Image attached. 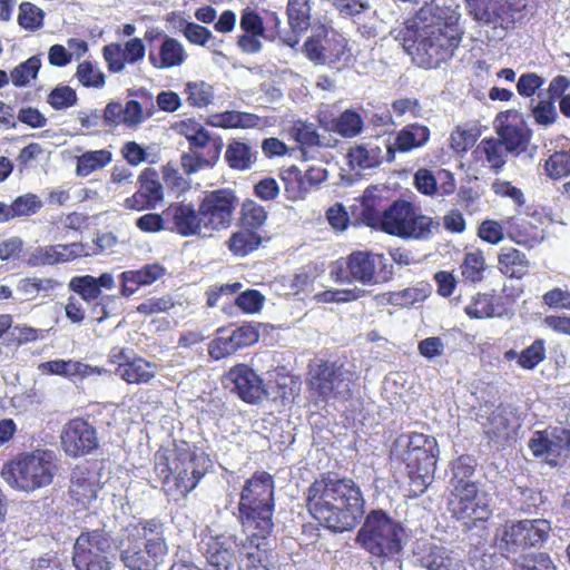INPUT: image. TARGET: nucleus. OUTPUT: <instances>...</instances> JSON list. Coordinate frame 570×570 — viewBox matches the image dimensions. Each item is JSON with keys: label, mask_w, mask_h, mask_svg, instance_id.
Segmentation results:
<instances>
[{"label": "nucleus", "mask_w": 570, "mask_h": 570, "mask_svg": "<svg viewBox=\"0 0 570 570\" xmlns=\"http://www.w3.org/2000/svg\"><path fill=\"white\" fill-rule=\"evenodd\" d=\"M261 244V236L249 228L240 229L229 237L227 246L236 256H246Z\"/></svg>", "instance_id": "nucleus-44"}, {"label": "nucleus", "mask_w": 570, "mask_h": 570, "mask_svg": "<svg viewBox=\"0 0 570 570\" xmlns=\"http://www.w3.org/2000/svg\"><path fill=\"white\" fill-rule=\"evenodd\" d=\"M448 510L468 530L482 527L492 513L488 500L479 493L476 484L459 485L451 489Z\"/></svg>", "instance_id": "nucleus-10"}, {"label": "nucleus", "mask_w": 570, "mask_h": 570, "mask_svg": "<svg viewBox=\"0 0 570 570\" xmlns=\"http://www.w3.org/2000/svg\"><path fill=\"white\" fill-rule=\"evenodd\" d=\"M268 541L265 540V543L262 544V547H255L250 546L247 542V538L245 539L243 547L244 548H255V552H248L246 554V559L244 560L243 564L239 567L240 570H269L267 556H266V548L268 547Z\"/></svg>", "instance_id": "nucleus-56"}, {"label": "nucleus", "mask_w": 570, "mask_h": 570, "mask_svg": "<svg viewBox=\"0 0 570 570\" xmlns=\"http://www.w3.org/2000/svg\"><path fill=\"white\" fill-rule=\"evenodd\" d=\"M475 464L470 456H460L453 462L452 478L450 480L451 489L459 485L475 484L470 478L474 474Z\"/></svg>", "instance_id": "nucleus-51"}, {"label": "nucleus", "mask_w": 570, "mask_h": 570, "mask_svg": "<svg viewBox=\"0 0 570 570\" xmlns=\"http://www.w3.org/2000/svg\"><path fill=\"white\" fill-rule=\"evenodd\" d=\"M68 287L77 293L83 301L90 303L100 296V291L96 286V277L91 275L75 276L70 279Z\"/></svg>", "instance_id": "nucleus-53"}, {"label": "nucleus", "mask_w": 570, "mask_h": 570, "mask_svg": "<svg viewBox=\"0 0 570 570\" xmlns=\"http://www.w3.org/2000/svg\"><path fill=\"white\" fill-rule=\"evenodd\" d=\"M364 498L350 478L324 476L306 491V508L321 524L334 532L354 529L364 514Z\"/></svg>", "instance_id": "nucleus-1"}, {"label": "nucleus", "mask_w": 570, "mask_h": 570, "mask_svg": "<svg viewBox=\"0 0 570 570\" xmlns=\"http://www.w3.org/2000/svg\"><path fill=\"white\" fill-rule=\"evenodd\" d=\"M547 175L552 179H559L570 174V153L558 151L547 159L544 164Z\"/></svg>", "instance_id": "nucleus-57"}, {"label": "nucleus", "mask_w": 570, "mask_h": 570, "mask_svg": "<svg viewBox=\"0 0 570 570\" xmlns=\"http://www.w3.org/2000/svg\"><path fill=\"white\" fill-rule=\"evenodd\" d=\"M485 269V258L480 250L470 252L465 254L464 261L461 265V272L465 279L473 283L480 282L483 278Z\"/></svg>", "instance_id": "nucleus-52"}, {"label": "nucleus", "mask_w": 570, "mask_h": 570, "mask_svg": "<svg viewBox=\"0 0 570 570\" xmlns=\"http://www.w3.org/2000/svg\"><path fill=\"white\" fill-rule=\"evenodd\" d=\"M309 11L307 0H291L287 6L288 22L296 32L306 30L309 26Z\"/></svg>", "instance_id": "nucleus-48"}, {"label": "nucleus", "mask_w": 570, "mask_h": 570, "mask_svg": "<svg viewBox=\"0 0 570 570\" xmlns=\"http://www.w3.org/2000/svg\"><path fill=\"white\" fill-rule=\"evenodd\" d=\"M225 380L232 385V391L247 403H257L267 395L261 376L245 364H238L230 368Z\"/></svg>", "instance_id": "nucleus-23"}, {"label": "nucleus", "mask_w": 570, "mask_h": 570, "mask_svg": "<svg viewBox=\"0 0 570 570\" xmlns=\"http://www.w3.org/2000/svg\"><path fill=\"white\" fill-rule=\"evenodd\" d=\"M239 350L230 327L219 328L217 336L208 344V354L215 361L233 355Z\"/></svg>", "instance_id": "nucleus-42"}, {"label": "nucleus", "mask_w": 570, "mask_h": 570, "mask_svg": "<svg viewBox=\"0 0 570 570\" xmlns=\"http://www.w3.org/2000/svg\"><path fill=\"white\" fill-rule=\"evenodd\" d=\"M464 311L472 318H485L493 315L494 307L489 296L478 294L465 306Z\"/></svg>", "instance_id": "nucleus-64"}, {"label": "nucleus", "mask_w": 570, "mask_h": 570, "mask_svg": "<svg viewBox=\"0 0 570 570\" xmlns=\"http://www.w3.org/2000/svg\"><path fill=\"white\" fill-rule=\"evenodd\" d=\"M94 246L83 243L57 244L56 264L71 263L81 257L96 256Z\"/></svg>", "instance_id": "nucleus-46"}, {"label": "nucleus", "mask_w": 570, "mask_h": 570, "mask_svg": "<svg viewBox=\"0 0 570 570\" xmlns=\"http://www.w3.org/2000/svg\"><path fill=\"white\" fill-rule=\"evenodd\" d=\"M415 29H407L405 41H412L406 47L413 55V59L422 67L436 68L442 61L452 57L455 48L459 47L461 37L452 29L438 24L414 23Z\"/></svg>", "instance_id": "nucleus-5"}, {"label": "nucleus", "mask_w": 570, "mask_h": 570, "mask_svg": "<svg viewBox=\"0 0 570 570\" xmlns=\"http://www.w3.org/2000/svg\"><path fill=\"white\" fill-rule=\"evenodd\" d=\"M146 47L142 39L131 38L121 43H110L104 47V58L109 71L117 73L125 69L126 63L135 65L144 59Z\"/></svg>", "instance_id": "nucleus-26"}, {"label": "nucleus", "mask_w": 570, "mask_h": 570, "mask_svg": "<svg viewBox=\"0 0 570 570\" xmlns=\"http://www.w3.org/2000/svg\"><path fill=\"white\" fill-rule=\"evenodd\" d=\"M236 206L237 197L229 189L207 193L198 206L203 218V233L209 237L214 232L228 228Z\"/></svg>", "instance_id": "nucleus-12"}, {"label": "nucleus", "mask_w": 570, "mask_h": 570, "mask_svg": "<svg viewBox=\"0 0 570 570\" xmlns=\"http://www.w3.org/2000/svg\"><path fill=\"white\" fill-rule=\"evenodd\" d=\"M40 67V58L32 56L11 71L10 79L14 86L24 87L31 79L37 77Z\"/></svg>", "instance_id": "nucleus-50"}, {"label": "nucleus", "mask_w": 570, "mask_h": 570, "mask_svg": "<svg viewBox=\"0 0 570 570\" xmlns=\"http://www.w3.org/2000/svg\"><path fill=\"white\" fill-rule=\"evenodd\" d=\"M205 459L188 444L156 454L155 471L164 483L173 476L178 492L186 497L206 473Z\"/></svg>", "instance_id": "nucleus-6"}, {"label": "nucleus", "mask_w": 570, "mask_h": 570, "mask_svg": "<svg viewBox=\"0 0 570 570\" xmlns=\"http://www.w3.org/2000/svg\"><path fill=\"white\" fill-rule=\"evenodd\" d=\"M403 528L382 511H372L357 533L358 543L372 556L391 558L401 551Z\"/></svg>", "instance_id": "nucleus-7"}, {"label": "nucleus", "mask_w": 570, "mask_h": 570, "mask_svg": "<svg viewBox=\"0 0 570 570\" xmlns=\"http://www.w3.org/2000/svg\"><path fill=\"white\" fill-rule=\"evenodd\" d=\"M225 159L233 169L246 170L256 160V153L242 141H233L228 145Z\"/></svg>", "instance_id": "nucleus-43"}, {"label": "nucleus", "mask_w": 570, "mask_h": 570, "mask_svg": "<svg viewBox=\"0 0 570 570\" xmlns=\"http://www.w3.org/2000/svg\"><path fill=\"white\" fill-rule=\"evenodd\" d=\"M177 132L184 136L191 148L209 149L215 148V140H222L217 136H212L209 131L198 121L186 119L176 125Z\"/></svg>", "instance_id": "nucleus-36"}, {"label": "nucleus", "mask_w": 570, "mask_h": 570, "mask_svg": "<svg viewBox=\"0 0 570 570\" xmlns=\"http://www.w3.org/2000/svg\"><path fill=\"white\" fill-rule=\"evenodd\" d=\"M478 236L491 245H498L504 238L503 225L493 219L483 220L478 228Z\"/></svg>", "instance_id": "nucleus-63"}, {"label": "nucleus", "mask_w": 570, "mask_h": 570, "mask_svg": "<svg viewBox=\"0 0 570 570\" xmlns=\"http://www.w3.org/2000/svg\"><path fill=\"white\" fill-rule=\"evenodd\" d=\"M76 102V91L65 85L57 86L48 96V104L56 110L72 107Z\"/></svg>", "instance_id": "nucleus-59"}, {"label": "nucleus", "mask_w": 570, "mask_h": 570, "mask_svg": "<svg viewBox=\"0 0 570 570\" xmlns=\"http://www.w3.org/2000/svg\"><path fill=\"white\" fill-rule=\"evenodd\" d=\"M136 226L146 233L168 230L167 208L161 214H146L137 218Z\"/></svg>", "instance_id": "nucleus-62"}, {"label": "nucleus", "mask_w": 570, "mask_h": 570, "mask_svg": "<svg viewBox=\"0 0 570 570\" xmlns=\"http://www.w3.org/2000/svg\"><path fill=\"white\" fill-rule=\"evenodd\" d=\"M363 125L361 115L354 110L347 109L335 120L334 129L342 137L353 138L361 134Z\"/></svg>", "instance_id": "nucleus-47"}, {"label": "nucleus", "mask_w": 570, "mask_h": 570, "mask_svg": "<svg viewBox=\"0 0 570 570\" xmlns=\"http://www.w3.org/2000/svg\"><path fill=\"white\" fill-rule=\"evenodd\" d=\"M529 449L534 456L556 465L558 458L570 456V428L556 426L535 431L529 441Z\"/></svg>", "instance_id": "nucleus-17"}, {"label": "nucleus", "mask_w": 570, "mask_h": 570, "mask_svg": "<svg viewBox=\"0 0 570 570\" xmlns=\"http://www.w3.org/2000/svg\"><path fill=\"white\" fill-rule=\"evenodd\" d=\"M242 213L243 223L246 226V228L261 227L267 218V213L265 208L256 204L254 200H246L243 204Z\"/></svg>", "instance_id": "nucleus-61"}, {"label": "nucleus", "mask_w": 570, "mask_h": 570, "mask_svg": "<svg viewBox=\"0 0 570 570\" xmlns=\"http://www.w3.org/2000/svg\"><path fill=\"white\" fill-rule=\"evenodd\" d=\"M399 445H406L407 465L411 471H421L424 474H433L436 469L439 448L433 436L415 433L403 435L397 440Z\"/></svg>", "instance_id": "nucleus-19"}, {"label": "nucleus", "mask_w": 570, "mask_h": 570, "mask_svg": "<svg viewBox=\"0 0 570 570\" xmlns=\"http://www.w3.org/2000/svg\"><path fill=\"white\" fill-rule=\"evenodd\" d=\"M314 160L315 164L307 165L304 169L292 166L283 175L286 191L293 194L294 198H303L312 187L327 179V170L322 161L316 157Z\"/></svg>", "instance_id": "nucleus-24"}, {"label": "nucleus", "mask_w": 570, "mask_h": 570, "mask_svg": "<svg viewBox=\"0 0 570 570\" xmlns=\"http://www.w3.org/2000/svg\"><path fill=\"white\" fill-rule=\"evenodd\" d=\"M478 149L484 156L490 169L497 174L504 167L508 155L511 154L499 138L482 139Z\"/></svg>", "instance_id": "nucleus-41"}, {"label": "nucleus", "mask_w": 570, "mask_h": 570, "mask_svg": "<svg viewBox=\"0 0 570 570\" xmlns=\"http://www.w3.org/2000/svg\"><path fill=\"white\" fill-rule=\"evenodd\" d=\"M370 292L365 288L353 286L344 289H327L315 295L321 303H347L365 297Z\"/></svg>", "instance_id": "nucleus-49"}, {"label": "nucleus", "mask_w": 570, "mask_h": 570, "mask_svg": "<svg viewBox=\"0 0 570 570\" xmlns=\"http://www.w3.org/2000/svg\"><path fill=\"white\" fill-rule=\"evenodd\" d=\"M58 470L59 459L52 451L36 450L6 463L1 476L12 489L29 493L50 485Z\"/></svg>", "instance_id": "nucleus-4"}, {"label": "nucleus", "mask_w": 570, "mask_h": 570, "mask_svg": "<svg viewBox=\"0 0 570 570\" xmlns=\"http://www.w3.org/2000/svg\"><path fill=\"white\" fill-rule=\"evenodd\" d=\"M546 357L544 342L534 341L529 347L524 348L518 360L521 367L531 370L535 367Z\"/></svg>", "instance_id": "nucleus-60"}, {"label": "nucleus", "mask_w": 570, "mask_h": 570, "mask_svg": "<svg viewBox=\"0 0 570 570\" xmlns=\"http://www.w3.org/2000/svg\"><path fill=\"white\" fill-rule=\"evenodd\" d=\"M236 537L206 530L200 534L199 551L216 570H236L238 564Z\"/></svg>", "instance_id": "nucleus-16"}, {"label": "nucleus", "mask_w": 570, "mask_h": 570, "mask_svg": "<svg viewBox=\"0 0 570 570\" xmlns=\"http://www.w3.org/2000/svg\"><path fill=\"white\" fill-rule=\"evenodd\" d=\"M430 139V130L426 126L411 124L401 129L392 144L385 145L387 161H393L395 151L409 153L424 146Z\"/></svg>", "instance_id": "nucleus-28"}, {"label": "nucleus", "mask_w": 570, "mask_h": 570, "mask_svg": "<svg viewBox=\"0 0 570 570\" xmlns=\"http://www.w3.org/2000/svg\"><path fill=\"white\" fill-rule=\"evenodd\" d=\"M304 51L309 60L322 65L347 61L350 57L347 39L340 32L323 27L305 41Z\"/></svg>", "instance_id": "nucleus-15"}, {"label": "nucleus", "mask_w": 570, "mask_h": 570, "mask_svg": "<svg viewBox=\"0 0 570 570\" xmlns=\"http://www.w3.org/2000/svg\"><path fill=\"white\" fill-rule=\"evenodd\" d=\"M61 445L69 456L88 454L99 446L97 430L83 419H73L63 425Z\"/></svg>", "instance_id": "nucleus-20"}, {"label": "nucleus", "mask_w": 570, "mask_h": 570, "mask_svg": "<svg viewBox=\"0 0 570 570\" xmlns=\"http://www.w3.org/2000/svg\"><path fill=\"white\" fill-rule=\"evenodd\" d=\"M10 206L11 216L14 218L36 214L42 207V203L37 195L26 194L17 197Z\"/></svg>", "instance_id": "nucleus-58"}, {"label": "nucleus", "mask_w": 570, "mask_h": 570, "mask_svg": "<svg viewBox=\"0 0 570 570\" xmlns=\"http://www.w3.org/2000/svg\"><path fill=\"white\" fill-rule=\"evenodd\" d=\"M98 483L94 473L88 469L77 466L70 479L69 493L80 505L87 507L97 499Z\"/></svg>", "instance_id": "nucleus-30"}, {"label": "nucleus", "mask_w": 570, "mask_h": 570, "mask_svg": "<svg viewBox=\"0 0 570 570\" xmlns=\"http://www.w3.org/2000/svg\"><path fill=\"white\" fill-rule=\"evenodd\" d=\"M476 6L468 2L469 13L474 20L487 24H500L505 21L509 7L508 0H476Z\"/></svg>", "instance_id": "nucleus-31"}, {"label": "nucleus", "mask_w": 570, "mask_h": 570, "mask_svg": "<svg viewBox=\"0 0 570 570\" xmlns=\"http://www.w3.org/2000/svg\"><path fill=\"white\" fill-rule=\"evenodd\" d=\"M215 148L206 149V153H198L190 149L180 156V166L185 174L191 175L205 168H212L219 159L224 142L215 140Z\"/></svg>", "instance_id": "nucleus-35"}, {"label": "nucleus", "mask_w": 570, "mask_h": 570, "mask_svg": "<svg viewBox=\"0 0 570 570\" xmlns=\"http://www.w3.org/2000/svg\"><path fill=\"white\" fill-rule=\"evenodd\" d=\"M383 158L386 159L385 151L373 142L357 145L348 151L350 165L360 170L379 166Z\"/></svg>", "instance_id": "nucleus-37"}, {"label": "nucleus", "mask_w": 570, "mask_h": 570, "mask_svg": "<svg viewBox=\"0 0 570 570\" xmlns=\"http://www.w3.org/2000/svg\"><path fill=\"white\" fill-rule=\"evenodd\" d=\"M346 268L351 278L363 286L386 283L393 275L386 257L367 250H355L346 257Z\"/></svg>", "instance_id": "nucleus-14"}, {"label": "nucleus", "mask_w": 570, "mask_h": 570, "mask_svg": "<svg viewBox=\"0 0 570 570\" xmlns=\"http://www.w3.org/2000/svg\"><path fill=\"white\" fill-rule=\"evenodd\" d=\"M39 368L49 374L60 375L67 379L75 376L87 377L99 371L90 365L73 360H53L41 363Z\"/></svg>", "instance_id": "nucleus-39"}, {"label": "nucleus", "mask_w": 570, "mask_h": 570, "mask_svg": "<svg viewBox=\"0 0 570 570\" xmlns=\"http://www.w3.org/2000/svg\"><path fill=\"white\" fill-rule=\"evenodd\" d=\"M483 431L490 441L501 443L509 438L510 420L509 412L499 406L482 423Z\"/></svg>", "instance_id": "nucleus-40"}, {"label": "nucleus", "mask_w": 570, "mask_h": 570, "mask_svg": "<svg viewBox=\"0 0 570 570\" xmlns=\"http://www.w3.org/2000/svg\"><path fill=\"white\" fill-rule=\"evenodd\" d=\"M112 161V153L108 149L86 150L76 156V176L88 177L102 170Z\"/></svg>", "instance_id": "nucleus-38"}, {"label": "nucleus", "mask_w": 570, "mask_h": 570, "mask_svg": "<svg viewBox=\"0 0 570 570\" xmlns=\"http://www.w3.org/2000/svg\"><path fill=\"white\" fill-rule=\"evenodd\" d=\"M498 138L512 155L528 151L531 131L522 115L515 110L500 112L494 120Z\"/></svg>", "instance_id": "nucleus-18"}, {"label": "nucleus", "mask_w": 570, "mask_h": 570, "mask_svg": "<svg viewBox=\"0 0 570 570\" xmlns=\"http://www.w3.org/2000/svg\"><path fill=\"white\" fill-rule=\"evenodd\" d=\"M184 94L189 105L198 108L207 107L214 99L213 86L203 80L187 82Z\"/></svg>", "instance_id": "nucleus-45"}, {"label": "nucleus", "mask_w": 570, "mask_h": 570, "mask_svg": "<svg viewBox=\"0 0 570 570\" xmlns=\"http://www.w3.org/2000/svg\"><path fill=\"white\" fill-rule=\"evenodd\" d=\"M118 549L121 562L130 570H157L168 553L163 525L155 520L126 527Z\"/></svg>", "instance_id": "nucleus-3"}, {"label": "nucleus", "mask_w": 570, "mask_h": 570, "mask_svg": "<svg viewBox=\"0 0 570 570\" xmlns=\"http://www.w3.org/2000/svg\"><path fill=\"white\" fill-rule=\"evenodd\" d=\"M115 561V546L105 531H86L77 538L72 556L77 570H111Z\"/></svg>", "instance_id": "nucleus-8"}, {"label": "nucleus", "mask_w": 570, "mask_h": 570, "mask_svg": "<svg viewBox=\"0 0 570 570\" xmlns=\"http://www.w3.org/2000/svg\"><path fill=\"white\" fill-rule=\"evenodd\" d=\"M43 11L31 2L19 6L18 23L24 30H37L43 23Z\"/></svg>", "instance_id": "nucleus-54"}, {"label": "nucleus", "mask_w": 570, "mask_h": 570, "mask_svg": "<svg viewBox=\"0 0 570 570\" xmlns=\"http://www.w3.org/2000/svg\"><path fill=\"white\" fill-rule=\"evenodd\" d=\"M354 373L343 365L332 362H322L311 373L309 385L314 393L323 401L346 400L352 395Z\"/></svg>", "instance_id": "nucleus-11"}, {"label": "nucleus", "mask_w": 570, "mask_h": 570, "mask_svg": "<svg viewBox=\"0 0 570 570\" xmlns=\"http://www.w3.org/2000/svg\"><path fill=\"white\" fill-rule=\"evenodd\" d=\"M168 230L183 237H208L203 228V218L199 208L190 203H173L167 207Z\"/></svg>", "instance_id": "nucleus-22"}, {"label": "nucleus", "mask_w": 570, "mask_h": 570, "mask_svg": "<svg viewBox=\"0 0 570 570\" xmlns=\"http://www.w3.org/2000/svg\"><path fill=\"white\" fill-rule=\"evenodd\" d=\"M187 57L183 43L167 35L164 36L158 49H150L148 52L150 65L160 70L180 67Z\"/></svg>", "instance_id": "nucleus-29"}, {"label": "nucleus", "mask_w": 570, "mask_h": 570, "mask_svg": "<svg viewBox=\"0 0 570 570\" xmlns=\"http://www.w3.org/2000/svg\"><path fill=\"white\" fill-rule=\"evenodd\" d=\"M550 522L546 519H525L505 524L497 533L501 548L508 552L518 548L539 547L549 538Z\"/></svg>", "instance_id": "nucleus-13"}, {"label": "nucleus", "mask_w": 570, "mask_h": 570, "mask_svg": "<svg viewBox=\"0 0 570 570\" xmlns=\"http://www.w3.org/2000/svg\"><path fill=\"white\" fill-rule=\"evenodd\" d=\"M76 77L85 87L101 88L105 86V75L100 68L90 61H83L78 65Z\"/></svg>", "instance_id": "nucleus-55"}, {"label": "nucleus", "mask_w": 570, "mask_h": 570, "mask_svg": "<svg viewBox=\"0 0 570 570\" xmlns=\"http://www.w3.org/2000/svg\"><path fill=\"white\" fill-rule=\"evenodd\" d=\"M289 136L301 145L302 156L305 161L315 159L314 148L324 147L326 144L321 139L315 125L302 120L294 121L288 130Z\"/></svg>", "instance_id": "nucleus-33"}, {"label": "nucleus", "mask_w": 570, "mask_h": 570, "mask_svg": "<svg viewBox=\"0 0 570 570\" xmlns=\"http://www.w3.org/2000/svg\"><path fill=\"white\" fill-rule=\"evenodd\" d=\"M273 476L265 472H255L242 487L238 502V521L250 546L262 547L271 538L274 522Z\"/></svg>", "instance_id": "nucleus-2"}, {"label": "nucleus", "mask_w": 570, "mask_h": 570, "mask_svg": "<svg viewBox=\"0 0 570 570\" xmlns=\"http://www.w3.org/2000/svg\"><path fill=\"white\" fill-rule=\"evenodd\" d=\"M165 273V268L159 264H148L138 271H127L121 273V294L124 296L132 295L139 286L150 285Z\"/></svg>", "instance_id": "nucleus-34"}, {"label": "nucleus", "mask_w": 570, "mask_h": 570, "mask_svg": "<svg viewBox=\"0 0 570 570\" xmlns=\"http://www.w3.org/2000/svg\"><path fill=\"white\" fill-rule=\"evenodd\" d=\"M138 190L124 200V207L136 212L155 209L164 200V188L157 171L153 168H145L138 176Z\"/></svg>", "instance_id": "nucleus-21"}, {"label": "nucleus", "mask_w": 570, "mask_h": 570, "mask_svg": "<svg viewBox=\"0 0 570 570\" xmlns=\"http://www.w3.org/2000/svg\"><path fill=\"white\" fill-rule=\"evenodd\" d=\"M131 351L115 347L111 350V358L119 363V375L130 384L148 383L153 380L157 372V366L144 358H134L130 361Z\"/></svg>", "instance_id": "nucleus-25"}, {"label": "nucleus", "mask_w": 570, "mask_h": 570, "mask_svg": "<svg viewBox=\"0 0 570 570\" xmlns=\"http://www.w3.org/2000/svg\"><path fill=\"white\" fill-rule=\"evenodd\" d=\"M530 261L527 255L512 246L501 247L498 253V269L510 278H522L528 274Z\"/></svg>", "instance_id": "nucleus-32"}, {"label": "nucleus", "mask_w": 570, "mask_h": 570, "mask_svg": "<svg viewBox=\"0 0 570 570\" xmlns=\"http://www.w3.org/2000/svg\"><path fill=\"white\" fill-rule=\"evenodd\" d=\"M380 225L382 230L393 236L424 239L432 234L433 220L417 214L410 203L396 200L384 210Z\"/></svg>", "instance_id": "nucleus-9"}, {"label": "nucleus", "mask_w": 570, "mask_h": 570, "mask_svg": "<svg viewBox=\"0 0 570 570\" xmlns=\"http://www.w3.org/2000/svg\"><path fill=\"white\" fill-rule=\"evenodd\" d=\"M417 562L426 570H464L461 556L442 546L430 544L420 549Z\"/></svg>", "instance_id": "nucleus-27"}]
</instances>
